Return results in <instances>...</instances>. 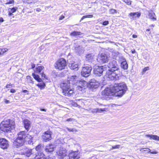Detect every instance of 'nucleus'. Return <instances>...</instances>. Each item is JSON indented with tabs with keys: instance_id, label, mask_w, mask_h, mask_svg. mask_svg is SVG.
<instances>
[{
	"instance_id": "f257e3e1",
	"label": "nucleus",
	"mask_w": 159,
	"mask_h": 159,
	"mask_svg": "<svg viewBox=\"0 0 159 159\" xmlns=\"http://www.w3.org/2000/svg\"><path fill=\"white\" fill-rule=\"evenodd\" d=\"M27 132L22 131L18 134V137L14 141L13 145L16 148L21 147V152L27 157H29L32 154V149H30L25 146H23L25 141L27 142L29 144L32 143L33 137L27 134Z\"/></svg>"
},
{
	"instance_id": "f03ea898",
	"label": "nucleus",
	"mask_w": 159,
	"mask_h": 159,
	"mask_svg": "<svg viewBox=\"0 0 159 159\" xmlns=\"http://www.w3.org/2000/svg\"><path fill=\"white\" fill-rule=\"evenodd\" d=\"M127 89L126 84L124 83L115 84L112 88L115 96L121 97Z\"/></svg>"
},
{
	"instance_id": "7ed1b4c3",
	"label": "nucleus",
	"mask_w": 159,
	"mask_h": 159,
	"mask_svg": "<svg viewBox=\"0 0 159 159\" xmlns=\"http://www.w3.org/2000/svg\"><path fill=\"white\" fill-rule=\"evenodd\" d=\"M60 85L62 93L65 96H71L74 93V90L71 88L70 85L67 83L62 82L60 84Z\"/></svg>"
},
{
	"instance_id": "20e7f679",
	"label": "nucleus",
	"mask_w": 159,
	"mask_h": 159,
	"mask_svg": "<svg viewBox=\"0 0 159 159\" xmlns=\"http://www.w3.org/2000/svg\"><path fill=\"white\" fill-rule=\"evenodd\" d=\"M66 60L63 57L59 58L54 64V67L58 70H62L65 69L67 66Z\"/></svg>"
},
{
	"instance_id": "39448f33",
	"label": "nucleus",
	"mask_w": 159,
	"mask_h": 159,
	"mask_svg": "<svg viewBox=\"0 0 159 159\" xmlns=\"http://www.w3.org/2000/svg\"><path fill=\"white\" fill-rule=\"evenodd\" d=\"M112 69H108L106 72L105 75V77L109 80H116L119 79V77L115 71Z\"/></svg>"
},
{
	"instance_id": "423d86ee",
	"label": "nucleus",
	"mask_w": 159,
	"mask_h": 159,
	"mask_svg": "<svg viewBox=\"0 0 159 159\" xmlns=\"http://www.w3.org/2000/svg\"><path fill=\"white\" fill-rule=\"evenodd\" d=\"M1 130L4 132H8L10 129V119H5L0 125Z\"/></svg>"
},
{
	"instance_id": "0eeeda50",
	"label": "nucleus",
	"mask_w": 159,
	"mask_h": 159,
	"mask_svg": "<svg viewBox=\"0 0 159 159\" xmlns=\"http://www.w3.org/2000/svg\"><path fill=\"white\" fill-rule=\"evenodd\" d=\"M92 68L90 66H87L83 67L81 72V75L84 77H88L91 74Z\"/></svg>"
},
{
	"instance_id": "6e6552de",
	"label": "nucleus",
	"mask_w": 159,
	"mask_h": 159,
	"mask_svg": "<svg viewBox=\"0 0 159 159\" xmlns=\"http://www.w3.org/2000/svg\"><path fill=\"white\" fill-rule=\"evenodd\" d=\"M76 84L77 85V90L82 91L86 88L88 83L84 80H78L76 82Z\"/></svg>"
},
{
	"instance_id": "1a4fd4ad",
	"label": "nucleus",
	"mask_w": 159,
	"mask_h": 159,
	"mask_svg": "<svg viewBox=\"0 0 159 159\" xmlns=\"http://www.w3.org/2000/svg\"><path fill=\"white\" fill-rule=\"evenodd\" d=\"M67 151L66 149L63 147H61L59 150L57 152V153L59 156V158L63 159L67 156Z\"/></svg>"
},
{
	"instance_id": "9d476101",
	"label": "nucleus",
	"mask_w": 159,
	"mask_h": 159,
	"mask_svg": "<svg viewBox=\"0 0 159 159\" xmlns=\"http://www.w3.org/2000/svg\"><path fill=\"white\" fill-rule=\"evenodd\" d=\"M105 67L103 66H96L94 68L93 73L95 74L96 76H101L103 72L104 71L103 69Z\"/></svg>"
},
{
	"instance_id": "9b49d317",
	"label": "nucleus",
	"mask_w": 159,
	"mask_h": 159,
	"mask_svg": "<svg viewBox=\"0 0 159 159\" xmlns=\"http://www.w3.org/2000/svg\"><path fill=\"white\" fill-rule=\"evenodd\" d=\"M108 66L110 68V69L115 71L119 69L117 61L115 60L110 61L108 63Z\"/></svg>"
},
{
	"instance_id": "f8f14e48",
	"label": "nucleus",
	"mask_w": 159,
	"mask_h": 159,
	"mask_svg": "<svg viewBox=\"0 0 159 159\" xmlns=\"http://www.w3.org/2000/svg\"><path fill=\"white\" fill-rule=\"evenodd\" d=\"M52 132L49 130H48L45 132L44 135L42 136L43 139L45 141H49L52 139L51 135Z\"/></svg>"
},
{
	"instance_id": "ddd939ff",
	"label": "nucleus",
	"mask_w": 159,
	"mask_h": 159,
	"mask_svg": "<svg viewBox=\"0 0 159 159\" xmlns=\"http://www.w3.org/2000/svg\"><path fill=\"white\" fill-rule=\"evenodd\" d=\"M69 159H78L80 158V155L77 151H71L69 154Z\"/></svg>"
},
{
	"instance_id": "4468645a",
	"label": "nucleus",
	"mask_w": 159,
	"mask_h": 159,
	"mask_svg": "<svg viewBox=\"0 0 159 159\" xmlns=\"http://www.w3.org/2000/svg\"><path fill=\"white\" fill-rule=\"evenodd\" d=\"M100 85V83L94 79H91L89 83L90 87L92 89L98 88Z\"/></svg>"
},
{
	"instance_id": "2eb2a0df",
	"label": "nucleus",
	"mask_w": 159,
	"mask_h": 159,
	"mask_svg": "<svg viewBox=\"0 0 159 159\" xmlns=\"http://www.w3.org/2000/svg\"><path fill=\"white\" fill-rule=\"evenodd\" d=\"M9 142L5 139H0V147L3 149H6L9 146Z\"/></svg>"
},
{
	"instance_id": "dca6fc26",
	"label": "nucleus",
	"mask_w": 159,
	"mask_h": 159,
	"mask_svg": "<svg viewBox=\"0 0 159 159\" xmlns=\"http://www.w3.org/2000/svg\"><path fill=\"white\" fill-rule=\"evenodd\" d=\"M102 94L103 95L105 96H114L115 95L113 94L114 93V91L112 89V90L110 88H107L104 89L102 92Z\"/></svg>"
},
{
	"instance_id": "f3484780",
	"label": "nucleus",
	"mask_w": 159,
	"mask_h": 159,
	"mask_svg": "<svg viewBox=\"0 0 159 159\" xmlns=\"http://www.w3.org/2000/svg\"><path fill=\"white\" fill-rule=\"evenodd\" d=\"M78 80H77V76L76 75L72 76L70 77H68V81L69 84H74L76 83Z\"/></svg>"
},
{
	"instance_id": "a211bd4d",
	"label": "nucleus",
	"mask_w": 159,
	"mask_h": 159,
	"mask_svg": "<svg viewBox=\"0 0 159 159\" xmlns=\"http://www.w3.org/2000/svg\"><path fill=\"white\" fill-rule=\"evenodd\" d=\"M54 146L52 144H49L45 147V150L47 152H51L54 150Z\"/></svg>"
},
{
	"instance_id": "6ab92c4d",
	"label": "nucleus",
	"mask_w": 159,
	"mask_h": 159,
	"mask_svg": "<svg viewBox=\"0 0 159 159\" xmlns=\"http://www.w3.org/2000/svg\"><path fill=\"white\" fill-rule=\"evenodd\" d=\"M24 127L28 131L30 128V122L27 119H25L23 121Z\"/></svg>"
},
{
	"instance_id": "aec40b11",
	"label": "nucleus",
	"mask_w": 159,
	"mask_h": 159,
	"mask_svg": "<svg viewBox=\"0 0 159 159\" xmlns=\"http://www.w3.org/2000/svg\"><path fill=\"white\" fill-rule=\"evenodd\" d=\"M121 67L124 70H127L128 68V64L124 58H122V61L120 64Z\"/></svg>"
},
{
	"instance_id": "412c9836",
	"label": "nucleus",
	"mask_w": 159,
	"mask_h": 159,
	"mask_svg": "<svg viewBox=\"0 0 159 159\" xmlns=\"http://www.w3.org/2000/svg\"><path fill=\"white\" fill-rule=\"evenodd\" d=\"M100 60L103 63H106L109 60L108 57L106 54H101L100 56Z\"/></svg>"
},
{
	"instance_id": "4be33fe9",
	"label": "nucleus",
	"mask_w": 159,
	"mask_h": 159,
	"mask_svg": "<svg viewBox=\"0 0 159 159\" xmlns=\"http://www.w3.org/2000/svg\"><path fill=\"white\" fill-rule=\"evenodd\" d=\"M148 16H149V18L153 20H157L156 15L152 10L149 12Z\"/></svg>"
},
{
	"instance_id": "5701e85b",
	"label": "nucleus",
	"mask_w": 159,
	"mask_h": 159,
	"mask_svg": "<svg viewBox=\"0 0 159 159\" xmlns=\"http://www.w3.org/2000/svg\"><path fill=\"white\" fill-rule=\"evenodd\" d=\"M44 67L43 66H37L34 70V73H39L44 69Z\"/></svg>"
},
{
	"instance_id": "b1692460",
	"label": "nucleus",
	"mask_w": 159,
	"mask_h": 159,
	"mask_svg": "<svg viewBox=\"0 0 159 159\" xmlns=\"http://www.w3.org/2000/svg\"><path fill=\"white\" fill-rule=\"evenodd\" d=\"M78 66V64L75 62H73L69 65L70 68L73 70H77Z\"/></svg>"
},
{
	"instance_id": "393cba45",
	"label": "nucleus",
	"mask_w": 159,
	"mask_h": 159,
	"mask_svg": "<svg viewBox=\"0 0 159 159\" xmlns=\"http://www.w3.org/2000/svg\"><path fill=\"white\" fill-rule=\"evenodd\" d=\"M37 153V154H36L34 159H42L44 156V154L41 152Z\"/></svg>"
},
{
	"instance_id": "a878e982",
	"label": "nucleus",
	"mask_w": 159,
	"mask_h": 159,
	"mask_svg": "<svg viewBox=\"0 0 159 159\" xmlns=\"http://www.w3.org/2000/svg\"><path fill=\"white\" fill-rule=\"evenodd\" d=\"M32 75L33 76L34 79L38 82H40L42 81V79L40 78L39 76L37 74H35L34 73H32Z\"/></svg>"
},
{
	"instance_id": "bb28decb",
	"label": "nucleus",
	"mask_w": 159,
	"mask_h": 159,
	"mask_svg": "<svg viewBox=\"0 0 159 159\" xmlns=\"http://www.w3.org/2000/svg\"><path fill=\"white\" fill-rule=\"evenodd\" d=\"M82 34V33L80 31H73L70 34V35L71 36H76L78 35H80Z\"/></svg>"
},
{
	"instance_id": "cd10ccee",
	"label": "nucleus",
	"mask_w": 159,
	"mask_h": 159,
	"mask_svg": "<svg viewBox=\"0 0 159 159\" xmlns=\"http://www.w3.org/2000/svg\"><path fill=\"white\" fill-rule=\"evenodd\" d=\"M11 132H14V130L15 128V125L14 120H12L11 121Z\"/></svg>"
},
{
	"instance_id": "c85d7f7f",
	"label": "nucleus",
	"mask_w": 159,
	"mask_h": 159,
	"mask_svg": "<svg viewBox=\"0 0 159 159\" xmlns=\"http://www.w3.org/2000/svg\"><path fill=\"white\" fill-rule=\"evenodd\" d=\"M86 59L89 61H92L93 60V56L91 54H88L86 56Z\"/></svg>"
},
{
	"instance_id": "c756f323",
	"label": "nucleus",
	"mask_w": 159,
	"mask_h": 159,
	"mask_svg": "<svg viewBox=\"0 0 159 159\" xmlns=\"http://www.w3.org/2000/svg\"><path fill=\"white\" fill-rule=\"evenodd\" d=\"M36 85L41 90L45 88L46 84L44 82H43L37 84Z\"/></svg>"
},
{
	"instance_id": "7c9ffc66",
	"label": "nucleus",
	"mask_w": 159,
	"mask_h": 159,
	"mask_svg": "<svg viewBox=\"0 0 159 159\" xmlns=\"http://www.w3.org/2000/svg\"><path fill=\"white\" fill-rule=\"evenodd\" d=\"M154 26H155V25H153V24L151 25H149L150 27L151 28H152L154 27ZM152 29H153V28H151V29L148 28V29H147L146 30V31L147 32L146 33V34L148 35H151L152 34V32L150 31V30H152Z\"/></svg>"
},
{
	"instance_id": "2f4dec72",
	"label": "nucleus",
	"mask_w": 159,
	"mask_h": 159,
	"mask_svg": "<svg viewBox=\"0 0 159 159\" xmlns=\"http://www.w3.org/2000/svg\"><path fill=\"white\" fill-rule=\"evenodd\" d=\"M136 15L137 17H139L141 15V13L139 12H131L129 14V15L130 16L133 17L135 15Z\"/></svg>"
},
{
	"instance_id": "473e14b6",
	"label": "nucleus",
	"mask_w": 159,
	"mask_h": 159,
	"mask_svg": "<svg viewBox=\"0 0 159 159\" xmlns=\"http://www.w3.org/2000/svg\"><path fill=\"white\" fill-rule=\"evenodd\" d=\"M43 146L42 145L40 144L37 146L35 148V150L37 151V152H41V150Z\"/></svg>"
},
{
	"instance_id": "72a5a7b5",
	"label": "nucleus",
	"mask_w": 159,
	"mask_h": 159,
	"mask_svg": "<svg viewBox=\"0 0 159 159\" xmlns=\"http://www.w3.org/2000/svg\"><path fill=\"white\" fill-rule=\"evenodd\" d=\"M93 17V15H87L84 16H83L81 18L80 20H81L84 19L86 18H91Z\"/></svg>"
},
{
	"instance_id": "f704fd0d",
	"label": "nucleus",
	"mask_w": 159,
	"mask_h": 159,
	"mask_svg": "<svg viewBox=\"0 0 159 159\" xmlns=\"http://www.w3.org/2000/svg\"><path fill=\"white\" fill-rule=\"evenodd\" d=\"M149 69H150V68H149V67H148V66H147V67H144L142 69V71L141 72L142 74V75L144 74L146 71L148 70H149Z\"/></svg>"
},
{
	"instance_id": "c9c22d12",
	"label": "nucleus",
	"mask_w": 159,
	"mask_h": 159,
	"mask_svg": "<svg viewBox=\"0 0 159 159\" xmlns=\"http://www.w3.org/2000/svg\"><path fill=\"white\" fill-rule=\"evenodd\" d=\"M8 49L7 48H4L0 49V55H2L6 52L8 51Z\"/></svg>"
},
{
	"instance_id": "e433bc0d",
	"label": "nucleus",
	"mask_w": 159,
	"mask_h": 159,
	"mask_svg": "<svg viewBox=\"0 0 159 159\" xmlns=\"http://www.w3.org/2000/svg\"><path fill=\"white\" fill-rule=\"evenodd\" d=\"M140 151L142 152H145L148 153L150 152V149L148 148H143L140 149Z\"/></svg>"
},
{
	"instance_id": "4c0bfd02",
	"label": "nucleus",
	"mask_w": 159,
	"mask_h": 159,
	"mask_svg": "<svg viewBox=\"0 0 159 159\" xmlns=\"http://www.w3.org/2000/svg\"><path fill=\"white\" fill-rule=\"evenodd\" d=\"M66 129L69 132H71L73 133L76 132L77 131V130L75 128H69L67 127Z\"/></svg>"
},
{
	"instance_id": "58836bf2",
	"label": "nucleus",
	"mask_w": 159,
	"mask_h": 159,
	"mask_svg": "<svg viewBox=\"0 0 159 159\" xmlns=\"http://www.w3.org/2000/svg\"><path fill=\"white\" fill-rule=\"evenodd\" d=\"M41 77L43 80H48V77H47L44 72H43L41 73Z\"/></svg>"
},
{
	"instance_id": "ea45409f",
	"label": "nucleus",
	"mask_w": 159,
	"mask_h": 159,
	"mask_svg": "<svg viewBox=\"0 0 159 159\" xmlns=\"http://www.w3.org/2000/svg\"><path fill=\"white\" fill-rule=\"evenodd\" d=\"M122 1L125 2L128 5H131L132 2L130 0H122Z\"/></svg>"
},
{
	"instance_id": "a19ab883",
	"label": "nucleus",
	"mask_w": 159,
	"mask_h": 159,
	"mask_svg": "<svg viewBox=\"0 0 159 159\" xmlns=\"http://www.w3.org/2000/svg\"><path fill=\"white\" fill-rule=\"evenodd\" d=\"M152 139L157 141H159V136L157 135H152Z\"/></svg>"
},
{
	"instance_id": "79ce46f5",
	"label": "nucleus",
	"mask_w": 159,
	"mask_h": 159,
	"mask_svg": "<svg viewBox=\"0 0 159 159\" xmlns=\"http://www.w3.org/2000/svg\"><path fill=\"white\" fill-rule=\"evenodd\" d=\"M109 11L110 12V13L112 14L116 13L117 12L116 10V9L112 8L110 9L109 10Z\"/></svg>"
},
{
	"instance_id": "37998d69",
	"label": "nucleus",
	"mask_w": 159,
	"mask_h": 159,
	"mask_svg": "<svg viewBox=\"0 0 159 159\" xmlns=\"http://www.w3.org/2000/svg\"><path fill=\"white\" fill-rule=\"evenodd\" d=\"M106 109H107L106 108H103V109L98 108V112L101 113L102 112H103V111H106Z\"/></svg>"
},
{
	"instance_id": "c03bdc74",
	"label": "nucleus",
	"mask_w": 159,
	"mask_h": 159,
	"mask_svg": "<svg viewBox=\"0 0 159 159\" xmlns=\"http://www.w3.org/2000/svg\"><path fill=\"white\" fill-rule=\"evenodd\" d=\"M17 9V7H14L11 9V11L12 13H14L16 11V10Z\"/></svg>"
},
{
	"instance_id": "a18cd8bd",
	"label": "nucleus",
	"mask_w": 159,
	"mask_h": 159,
	"mask_svg": "<svg viewBox=\"0 0 159 159\" xmlns=\"http://www.w3.org/2000/svg\"><path fill=\"white\" fill-rule=\"evenodd\" d=\"M26 78L27 79V80H29L31 82L32 81L33 79L30 76H26Z\"/></svg>"
},
{
	"instance_id": "49530a36",
	"label": "nucleus",
	"mask_w": 159,
	"mask_h": 159,
	"mask_svg": "<svg viewBox=\"0 0 159 159\" xmlns=\"http://www.w3.org/2000/svg\"><path fill=\"white\" fill-rule=\"evenodd\" d=\"M120 147L119 145H117L115 146H113L112 147V149H117L119 148Z\"/></svg>"
},
{
	"instance_id": "de8ad7c7",
	"label": "nucleus",
	"mask_w": 159,
	"mask_h": 159,
	"mask_svg": "<svg viewBox=\"0 0 159 159\" xmlns=\"http://www.w3.org/2000/svg\"><path fill=\"white\" fill-rule=\"evenodd\" d=\"M145 136L146 137L150 138V139H151L152 138V134H147L145 135Z\"/></svg>"
},
{
	"instance_id": "09e8293b",
	"label": "nucleus",
	"mask_w": 159,
	"mask_h": 159,
	"mask_svg": "<svg viewBox=\"0 0 159 159\" xmlns=\"http://www.w3.org/2000/svg\"><path fill=\"white\" fill-rule=\"evenodd\" d=\"M98 108L94 109L92 110V112L93 113H97L98 112Z\"/></svg>"
},
{
	"instance_id": "8fccbe9b",
	"label": "nucleus",
	"mask_w": 159,
	"mask_h": 159,
	"mask_svg": "<svg viewBox=\"0 0 159 159\" xmlns=\"http://www.w3.org/2000/svg\"><path fill=\"white\" fill-rule=\"evenodd\" d=\"M108 23L109 22L108 21H105L103 22L102 24L103 25H108Z\"/></svg>"
},
{
	"instance_id": "3c124183",
	"label": "nucleus",
	"mask_w": 159,
	"mask_h": 159,
	"mask_svg": "<svg viewBox=\"0 0 159 159\" xmlns=\"http://www.w3.org/2000/svg\"><path fill=\"white\" fill-rule=\"evenodd\" d=\"M65 18V16H64L63 15H61L59 19V20H61Z\"/></svg>"
},
{
	"instance_id": "603ef678",
	"label": "nucleus",
	"mask_w": 159,
	"mask_h": 159,
	"mask_svg": "<svg viewBox=\"0 0 159 159\" xmlns=\"http://www.w3.org/2000/svg\"><path fill=\"white\" fill-rule=\"evenodd\" d=\"M22 92L23 93H26V94H29V92L28 90H23Z\"/></svg>"
},
{
	"instance_id": "864d4df0",
	"label": "nucleus",
	"mask_w": 159,
	"mask_h": 159,
	"mask_svg": "<svg viewBox=\"0 0 159 159\" xmlns=\"http://www.w3.org/2000/svg\"><path fill=\"white\" fill-rule=\"evenodd\" d=\"M149 152L151 154H156L157 153V152L155 151H154L151 152V150H150V152Z\"/></svg>"
},
{
	"instance_id": "5fc2aeb1",
	"label": "nucleus",
	"mask_w": 159,
	"mask_h": 159,
	"mask_svg": "<svg viewBox=\"0 0 159 159\" xmlns=\"http://www.w3.org/2000/svg\"><path fill=\"white\" fill-rule=\"evenodd\" d=\"M31 69H33L34 68H35V65L34 63H31Z\"/></svg>"
},
{
	"instance_id": "6e6d98bb",
	"label": "nucleus",
	"mask_w": 159,
	"mask_h": 159,
	"mask_svg": "<svg viewBox=\"0 0 159 159\" xmlns=\"http://www.w3.org/2000/svg\"><path fill=\"white\" fill-rule=\"evenodd\" d=\"M73 120H74V119L73 118H70L67 119L66 120V121H72Z\"/></svg>"
},
{
	"instance_id": "4d7b16f0",
	"label": "nucleus",
	"mask_w": 159,
	"mask_h": 159,
	"mask_svg": "<svg viewBox=\"0 0 159 159\" xmlns=\"http://www.w3.org/2000/svg\"><path fill=\"white\" fill-rule=\"evenodd\" d=\"M43 159H53V158H52V157H50L49 156H48V157H46V158H44Z\"/></svg>"
},
{
	"instance_id": "13d9d810",
	"label": "nucleus",
	"mask_w": 159,
	"mask_h": 159,
	"mask_svg": "<svg viewBox=\"0 0 159 159\" xmlns=\"http://www.w3.org/2000/svg\"><path fill=\"white\" fill-rule=\"evenodd\" d=\"M16 92V90L13 89H11V92L12 93H14Z\"/></svg>"
},
{
	"instance_id": "bf43d9fd",
	"label": "nucleus",
	"mask_w": 159,
	"mask_h": 159,
	"mask_svg": "<svg viewBox=\"0 0 159 159\" xmlns=\"http://www.w3.org/2000/svg\"><path fill=\"white\" fill-rule=\"evenodd\" d=\"M90 159H97V158L95 156H93L91 158H89Z\"/></svg>"
},
{
	"instance_id": "052dcab7",
	"label": "nucleus",
	"mask_w": 159,
	"mask_h": 159,
	"mask_svg": "<svg viewBox=\"0 0 159 159\" xmlns=\"http://www.w3.org/2000/svg\"><path fill=\"white\" fill-rule=\"evenodd\" d=\"M132 37L134 38H136L137 37V35L136 34H133L132 35Z\"/></svg>"
},
{
	"instance_id": "680f3d73",
	"label": "nucleus",
	"mask_w": 159,
	"mask_h": 159,
	"mask_svg": "<svg viewBox=\"0 0 159 159\" xmlns=\"http://www.w3.org/2000/svg\"><path fill=\"white\" fill-rule=\"evenodd\" d=\"M4 20L2 17H0V22H3Z\"/></svg>"
},
{
	"instance_id": "e2e57ef3",
	"label": "nucleus",
	"mask_w": 159,
	"mask_h": 159,
	"mask_svg": "<svg viewBox=\"0 0 159 159\" xmlns=\"http://www.w3.org/2000/svg\"><path fill=\"white\" fill-rule=\"evenodd\" d=\"M136 52L135 50L134 49L131 50V53L133 54H134Z\"/></svg>"
},
{
	"instance_id": "0e129e2a",
	"label": "nucleus",
	"mask_w": 159,
	"mask_h": 159,
	"mask_svg": "<svg viewBox=\"0 0 159 159\" xmlns=\"http://www.w3.org/2000/svg\"><path fill=\"white\" fill-rule=\"evenodd\" d=\"M122 105V104H112V106H113V105L119 106H121V105Z\"/></svg>"
},
{
	"instance_id": "69168bd1",
	"label": "nucleus",
	"mask_w": 159,
	"mask_h": 159,
	"mask_svg": "<svg viewBox=\"0 0 159 159\" xmlns=\"http://www.w3.org/2000/svg\"><path fill=\"white\" fill-rule=\"evenodd\" d=\"M40 110L41 111H46V110L45 109H42V108H41L40 109Z\"/></svg>"
},
{
	"instance_id": "338daca9",
	"label": "nucleus",
	"mask_w": 159,
	"mask_h": 159,
	"mask_svg": "<svg viewBox=\"0 0 159 159\" xmlns=\"http://www.w3.org/2000/svg\"><path fill=\"white\" fill-rule=\"evenodd\" d=\"M41 10L39 8H37V9L36 11H39Z\"/></svg>"
},
{
	"instance_id": "774afa93",
	"label": "nucleus",
	"mask_w": 159,
	"mask_h": 159,
	"mask_svg": "<svg viewBox=\"0 0 159 159\" xmlns=\"http://www.w3.org/2000/svg\"><path fill=\"white\" fill-rule=\"evenodd\" d=\"M14 1L13 0H11V4L13 3Z\"/></svg>"
}]
</instances>
